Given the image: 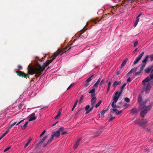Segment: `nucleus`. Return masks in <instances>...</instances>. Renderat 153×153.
<instances>
[{"mask_svg": "<svg viewBox=\"0 0 153 153\" xmlns=\"http://www.w3.org/2000/svg\"><path fill=\"white\" fill-rule=\"evenodd\" d=\"M51 62V60H47L45 63H43V65L42 66H40L39 68H33L28 66L27 68L28 73L31 75L35 74L36 76H39L41 74V72L43 71L45 67Z\"/></svg>", "mask_w": 153, "mask_h": 153, "instance_id": "obj_1", "label": "nucleus"}, {"mask_svg": "<svg viewBox=\"0 0 153 153\" xmlns=\"http://www.w3.org/2000/svg\"><path fill=\"white\" fill-rule=\"evenodd\" d=\"M150 77L148 76L143 81L142 83L144 87L142 88V91H145L146 94L148 93L150 91L153 85V82H148L153 79V73L149 75Z\"/></svg>", "mask_w": 153, "mask_h": 153, "instance_id": "obj_2", "label": "nucleus"}, {"mask_svg": "<svg viewBox=\"0 0 153 153\" xmlns=\"http://www.w3.org/2000/svg\"><path fill=\"white\" fill-rule=\"evenodd\" d=\"M146 102L147 101H144L140 103L139 104L141 111L140 113V115L142 117H143L146 115L147 112L151 109L153 105V102H152L147 106H146Z\"/></svg>", "mask_w": 153, "mask_h": 153, "instance_id": "obj_3", "label": "nucleus"}, {"mask_svg": "<svg viewBox=\"0 0 153 153\" xmlns=\"http://www.w3.org/2000/svg\"><path fill=\"white\" fill-rule=\"evenodd\" d=\"M64 129V128L63 127H61L59 128L56 132H53L49 139V142H51L53 139L54 137L56 138H59L60 135V133L62 131H63Z\"/></svg>", "mask_w": 153, "mask_h": 153, "instance_id": "obj_4", "label": "nucleus"}, {"mask_svg": "<svg viewBox=\"0 0 153 153\" xmlns=\"http://www.w3.org/2000/svg\"><path fill=\"white\" fill-rule=\"evenodd\" d=\"M148 121L146 119H142L140 120L139 119H136L134 121V123L136 124H138L140 126L144 128L145 126L147 125Z\"/></svg>", "mask_w": 153, "mask_h": 153, "instance_id": "obj_5", "label": "nucleus"}, {"mask_svg": "<svg viewBox=\"0 0 153 153\" xmlns=\"http://www.w3.org/2000/svg\"><path fill=\"white\" fill-rule=\"evenodd\" d=\"M122 92V91H120L119 92L116 91L113 97V102H117L120 96L121 95Z\"/></svg>", "mask_w": 153, "mask_h": 153, "instance_id": "obj_6", "label": "nucleus"}, {"mask_svg": "<svg viewBox=\"0 0 153 153\" xmlns=\"http://www.w3.org/2000/svg\"><path fill=\"white\" fill-rule=\"evenodd\" d=\"M144 52L143 51L138 56V57L133 62V64L135 65L137 64L141 59V57L143 56L144 54Z\"/></svg>", "mask_w": 153, "mask_h": 153, "instance_id": "obj_7", "label": "nucleus"}, {"mask_svg": "<svg viewBox=\"0 0 153 153\" xmlns=\"http://www.w3.org/2000/svg\"><path fill=\"white\" fill-rule=\"evenodd\" d=\"M28 121L30 122L36 120L37 118V117L35 116V114L33 113L29 115L28 116Z\"/></svg>", "mask_w": 153, "mask_h": 153, "instance_id": "obj_8", "label": "nucleus"}, {"mask_svg": "<svg viewBox=\"0 0 153 153\" xmlns=\"http://www.w3.org/2000/svg\"><path fill=\"white\" fill-rule=\"evenodd\" d=\"M97 100V98L95 96L91 97V108H93L95 105V103Z\"/></svg>", "mask_w": 153, "mask_h": 153, "instance_id": "obj_9", "label": "nucleus"}, {"mask_svg": "<svg viewBox=\"0 0 153 153\" xmlns=\"http://www.w3.org/2000/svg\"><path fill=\"white\" fill-rule=\"evenodd\" d=\"M8 110L3 111H2L1 113L0 114V122L5 118L6 113L8 112L7 111Z\"/></svg>", "mask_w": 153, "mask_h": 153, "instance_id": "obj_10", "label": "nucleus"}, {"mask_svg": "<svg viewBox=\"0 0 153 153\" xmlns=\"http://www.w3.org/2000/svg\"><path fill=\"white\" fill-rule=\"evenodd\" d=\"M111 113H114V112H115V114L117 115H119L122 112V110L118 111L116 108L112 109L110 110Z\"/></svg>", "mask_w": 153, "mask_h": 153, "instance_id": "obj_11", "label": "nucleus"}, {"mask_svg": "<svg viewBox=\"0 0 153 153\" xmlns=\"http://www.w3.org/2000/svg\"><path fill=\"white\" fill-rule=\"evenodd\" d=\"M48 136L46 135L43 137L42 139L39 142H38L36 144V146L37 147H38L43 142L46 140L47 137Z\"/></svg>", "mask_w": 153, "mask_h": 153, "instance_id": "obj_12", "label": "nucleus"}, {"mask_svg": "<svg viewBox=\"0 0 153 153\" xmlns=\"http://www.w3.org/2000/svg\"><path fill=\"white\" fill-rule=\"evenodd\" d=\"M16 72L17 73V75L20 76H22L23 77H26L27 75L25 74L24 72L20 71L18 72V71H16Z\"/></svg>", "mask_w": 153, "mask_h": 153, "instance_id": "obj_13", "label": "nucleus"}, {"mask_svg": "<svg viewBox=\"0 0 153 153\" xmlns=\"http://www.w3.org/2000/svg\"><path fill=\"white\" fill-rule=\"evenodd\" d=\"M131 113L133 115H137L138 114L137 109L136 108H134L131 110Z\"/></svg>", "mask_w": 153, "mask_h": 153, "instance_id": "obj_14", "label": "nucleus"}, {"mask_svg": "<svg viewBox=\"0 0 153 153\" xmlns=\"http://www.w3.org/2000/svg\"><path fill=\"white\" fill-rule=\"evenodd\" d=\"M137 70V67H134V68H132L131 70L127 74V76H128L130 75V74L132 73H134Z\"/></svg>", "mask_w": 153, "mask_h": 153, "instance_id": "obj_15", "label": "nucleus"}, {"mask_svg": "<svg viewBox=\"0 0 153 153\" xmlns=\"http://www.w3.org/2000/svg\"><path fill=\"white\" fill-rule=\"evenodd\" d=\"M95 90L94 88H92L91 90L88 93L89 94H91V97H94L95 96Z\"/></svg>", "mask_w": 153, "mask_h": 153, "instance_id": "obj_16", "label": "nucleus"}, {"mask_svg": "<svg viewBox=\"0 0 153 153\" xmlns=\"http://www.w3.org/2000/svg\"><path fill=\"white\" fill-rule=\"evenodd\" d=\"M81 140V138H79L77 141L74 144V149H75L78 147L79 144V142Z\"/></svg>", "mask_w": 153, "mask_h": 153, "instance_id": "obj_17", "label": "nucleus"}, {"mask_svg": "<svg viewBox=\"0 0 153 153\" xmlns=\"http://www.w3.org/2000/svg\"><path fill=\"white\" fill-rule=\"evenodd\" d=\"M101 80V79L99 78L98 79L97 81V82L94 84L93 85V88H97L98 85V84H99V83L100 82Z\"/></svg>", "mask_w": 153, "mask_h": 153, "instance_id": "obj_18", "label": "nucleus"}, {"mask_svg": "<svg viewBox=\"0 0 153 153\" xmlns=\"http://www.w3.org/2000/svg\"><path fill=\"white\" fill-rule=\"evenodd\" d=\"M121 83V81H115L113 84L112 86L114 88L116 87L117 86L120 85Z\"/></svg>", "mask_w": 153, "mask_h": 153, "instance_id": "obj_19", "label": "nucleus"}, {"mask_svg": "<svg viewBox=\"0 0 153 153\" xmlns=\"http://www.w3.org/2000/svg\"><path fill=\"white\" fill-rule=\"evenodd\" d=\"M128 60V59L127 58V59H125L123 61V62L121 65V66H120L121 68H122L124 67V66L126 65V63Z\"/></svg>", "mask_w": 153, "mask_h": 153, "instance_id": "obj_20", "label": "nucleus"}, {"mask_svg": "<svg viewBox=\"0 0 153 153\" xmlns=\"http://www.w3.org/2000/svg\"><path fill=\"white\" fill-rule=\"evenodd\" d=\"M139 20V17L137 16L136 18V19L135 21L134 22V27H135L137 25L138 22Z\"/></svg>", "mask_w": 153, "mask_h": 153, "instance_id": "obj_21", "label": "nucleus"}, {"mask_svg": "<svg viewBox=\"0 0 153 153\" xmlns=\"http://www.w3.org/2000/svg\"><path fill=\"white\" fill-rule=\"evenodd\" d=\"M149 57V56L148 55H146L145 58L142 60V62L146 64V62L147 61Z\"/></svg>", "mask_w": 153, "mask_h": 153, "instance_id": "obj_22", "label": "nucleus"}, {"mask_svg": "<svg viewBox=\"0 0 153 153\" xmlns=\"http://www.w3.org/2000/svg\"><path fill=\"white\" fill-rule=\"evenodd\" d=\"M142 100V97L141 94H139L137 99V101L138 102H141Z\"/></svg>", "mask_w": 153, "mask_h": 153, "instance_id": "obj_23", "label": "nucleus"}, {"mask_svg": "<svg viewBox=\"0 0 153 153\" xmlns=\"http://www.w3.org/2000/svg\"><path fill=\"white\" fill-rule=\"evenodd\" d=\"M78 101V100H76L75 102L74 103V104L72 108V109H71V110L72 111H73V110H74V108H75V107H76L77 104V102Z\"/></svg>", "mask_w": 153, "mask_h": 153, "instance_id": "obj_24", "label": "nucleus"}, {"mask_svg": "<svg viewBox=\"0 0 153 153\" xmlns=\"http://www.w3.org/2000/svg\"><path fill=\"white\" fill-rule=\"evenodd\" d=\"M150 69H151L149 67L145 69L144 71L145 73L148 74L149 73V72L150 71Z\"/></svg>", "mask_w": 153, "mask_h": 153, "instance_id": "obj_25", "label": "nucleus"}, {"mask_svg": "<svg viewBox=\"0 0 153 153\" xmlns=\"http://www.w3.org/2000/svg\"><path fill=\"white\" fill-rule=\"evenodd\" d=\"M28 121H27V122H26L23 125V126L22 127L23 129H25L26 128L27 126V125L28 123Z\"/></svg>", "mask_w": 153, "mask_h": 153, "instance_id": "obj_26", "label": "nucleus"}, {"mask_svg": "<svg viewBox=\"0 0 153 153\" xmlns=\"http://www.w3.org/2000/svg\"><path fill=\"white\" fill-rule=\"evenodd\" d=\"M59 54V53H55L54 54L53 56H52L51 57V60H53V59H54V58L55 57H56Z\"/></svg>", "mask_w": 153, "mask_h": 153, "instance_id": "obj_27", "label": "nucleus"}, {"mask_svg": "<svg viewBox=\"0 0 153 153\" xmlns=\"http://www.w3.org/2000/svg\"><path fill=\"white\" fill-rule=\"evenodd\" d=\"M102 102V101L101 100H99L98 102L95 105V107L96 108L98 107L101 104Z\"/></svg>", "mask_w": 153, "mask_h": 153, "instance_id": "obj_28", "label": "nucleus"}, {"mask_svg": "<svg viewBox=\"0 0 153 153\" xmlns=\"http://www.w3.org/2000/svg\"><path fill=\"white\" fill-rule=\"evenodd\" d=\"M32 140V139L31 138L29 139V140H28V141L25 144V148H26L28 146L29 143Z\"/></svg>", "mask_w": 153, "mask_h": 153, "instance_id": "obj_29", "label": "nucleus"}, {"mask_svg": "<svg viewBox=\"0 0 153 153\" xmlns=\"http://www.w3.org/2000/svg\"><path fill=\"white\" fill-rule=\"evenodd\" d=\"M94 76V74L91 75V76H90L86 80V82H89L90 81H91L92 79L93 78H92V77Z\"/></svg>", "mask_w": 153, "mask_h": 153, "instance_id": "obj_30", "label": "nucleus"}, {"mask_svg": "<svg viewBox=\"0 0 153 153\" xmlns=\"http://www.w3.org/2000/svg\"><path fill=\"white\" fill-rule=\"evenodd\" d=\"M108 110V109L107 108L106 110H103L101 112V116H103L105 113Z\"/></svg>", "mask_w": 153, "mask_h": 153, "instance_id": "obj_31", "label": "nucleus"}, {"mask_svg": "<svg viewBox=\"0 0 153 153\" xmlns=\"http://www.w3.org/2000/svg\"><path fill=\"white\" fill-rule=\"evenodd\" d=\"M76 46H74L73 47H71L70 48H69L67 51H65L64 52H63V53H64L65 52H66L67 51H68L69 49H71L72 50H73L74 49H76Z\"/></svg>", "mask_w": 153, "mask_h": 153, "instance_id": "obj_32", "label": "nucleus"}, {"mask_svg": "<svg viewBox=\"0 0 153 153\" xmlns=\"http://www.w3.org/2000/svg\"><path fill=\"white\" fill-rule=\"evenodd\" d=\"M87 32H85L81 34V36H83L84 38H86L87 37Z\"/></svg>", "mask_w": 153, "mask_h": 153, "instance_id": "obj_33", "label": "nucleus"}, {"mask_svg": "<svg viewBox=\"0 0 153 153\" xmlns=\"http://www.w3.org/2000/svg\"><path fill=\"white\" fill-rule=\"evenodd\" d=\"M93 109V108L91 107L88 110L86 111V112L85 113V114H87L89 113L91 111H92Z\"/></svg>", "mask_w": 153, "mask_h": 153, "instance_id": "obj_34", "label": "nucleus"}, {"mask_svg": "<svg viewBox=\"0 0 153 153\" xmlns=\"http://www.w3.org/2000/svg\"><path fill=\"white\" fill-rule=\"evenodd\" d=\"M16 122H14V123H12V124H11L9 127H8V129H9L10 128L12 127H13V126L15 125L16 124Z\"/></svg>", "mask_w": 153, "mask_h": 153, "instance_id": "obj_35", "label": "nucleus"}, {"mask_svg": "<svg viewBox=\"0 0 153 153\" xmlns=\"http://www.w3.org/2000/svg\"><path fill=\"white\" fill-rule=\"evenodd\" d=\"M116 102H112L111 104V105L112 108H116V105L115 104H114V103H115Z\"/></svg>", "mask_w": 153, "mask_h": 153, "instance_id": "obj_36", "label": "nucleus"}, {"mask_svg": "<svg viewBox=\"0 0 153 153\" xmlns=\"http://www.w3.org/2000/svg\"><path fill=\"white\" fill-rule=\"evenodd\" d=\"M124 101L127 102H129L130 101L128 97H126L124 98Z\"/></svg>", "mask_w": 153, "mask_h": 153, "instance_id": "obj_37", "label": "nucleus"}, {"mask_svg": "<svg viewBox=\"0 0 153 153\" xmlns=\"http://www.w3.org/2000/svg\"><path fill=\"white\" fill-rule=\"evenodd\" d=\"M49 139L47 141V143H45L43 146V147H46L47 145L49 143L51 142H49Z\"/></svg>", "mask_w": 153, "mask_h": 153, "instance_id": "obj_38", "label": "nucleus"}, {"mask_svg": "<svg viewBox=\"0 0 153 153\" xmlns=\"http://www.w3.org/2000/svg\"><path fill=\"white\" fill-rule=\"evenodd\" d=\"M74 83H71L70 85L69 86L67 90H69V89H70L72 87H73V86H74Z\"/></svg>", "mask_w": 153, "mask_h": 153, "instance_id": "obj_39", "label": "nucleus"}, {"mask_svg": "<svg viewBox=\"0 0 153 153\" xmlns=\"http://www.w3.org/2000/svg\"><path fill=\"white\" fill-rule=\"evenodd\" d=\"M10 148H11L10 146H9V147H7L4 150V152H5L8 151L10 149Z\"/></svg>", "mask_w": 153, "mask_h": 153, "instance_id": "obj_40", "label": "nucleus"}, {"mask_svg": "<svg viewBox=\"0 0 153 153\" xmlns=\"http://www.w3.org/2000/svg\"><path fill=\"white\" fill-rule=\"evenodd\" d=\"M138 43V41L137 40L134 42V47H136Z\"/></svg>", "mask_w": 153, "mask_h": 153, "instance_id": "obj_41", "label": "nucleus"}, {"mask_svg": "<svg viewBox=\"0 0 153 153\" xmlns=\"http://www.w3.org/2000/svg\"><path fill=\"white\" fill-rule=\"evenodd\" d=\"M141 72L139 71L137 72H135V75L136 76L139 75L140 74Z\"/></svg>", "mask_w": 153, "mask_h": 153, "instance_id": "obj_42", "label": "nucleus"}, {"mask_svg": "<svg viewBox=\"0 0 153 153\" xmlns=\"http://www.w3.org/2000/svg\"><path fill=\"white\" fill-rule=\"evenodd\" d=\"M129 106V104H128V103H125L124 105H123V107H124L125 108H127Z\"/></svg>", "mask_w": 153, "mask_h": 153, "instance_id": "obj_43", "label": "nucleus"}, {"mask_svg": "<svg viewBox=\"0 0 153 153\" xmlns=\"http://www.w3.org/2000/svg\"><path fill=\"white\" fill-rule=\"evenodd\" d=\"M23 105V104H19L18 105L19 108V109H21L22 108V106Z\"/></svg>", "mask_w": 153, "mask_h": 153, "instance_id": "obj_44", "label": "nucleus"}, {"mask_svg": "<svg viewBox=\"0 0 153 153\" xmlns=\"http://www.w3.org/2000/svg\"><path fill=\"white\" fill-rule=\"evenodd\" d=\"M111 85V83L110 82H109L108 84V88H110V87Z\"/></svg>", "mask_w": 153, "mask_h": 153, "instance_id": "obj_45", "label": "nucleus"}, {"mask_svg": "<svg viewBox=\"0 0 153 153\" xmlns=\"http://www.w3.org/2000/svg\"><path fill=\"white\" fill-rule=\"evenodd\" d=\"M90 108V105H87L85 107V111H87V110H88Z\"/></svg>", "mask_w": 153, "mask_h": 153, "instance_id": "obj_46", "label": "nucleus"}, {"mask_svg": "<svg viewBox=\"0 0 153 153\" xmlns=\"http://www.w3.org/2000/svg\"><path fill=\"white\" fill-rule=\"evenodd\" d=\"M126 83H124L122 86L120 87V89H121V91H122V89L124 88L126 86Z\"/></svg>", "mask_w": 153, "mask_h": 153, "instance_id": "obj_47", "label": "nucleus"}, {"mask_svg": "<svg viewBox=\"0 0 153 153\" xmlns=\"http://www.w3.org/2000/svg\"><path fill=\"white\" fill-rule=\"evenodd\" d=\"M61 115V112L60 111L59 112L57 115L55 117V118L56 119L57 117H59Z\"/></svg>", "mask_w": 153, "mask_h": 153, "instance_id": "obj_48", "label": "nucleus"}, {"mask_svg": "<svg viewBox=\"0 0 153 153\" xmlns=\"http://www.w3.org/2000/svg\"><path fill=\"white\" fill-rule=\"evenodd\" d=\"M149 68L151 69L150 72L151 73H152L153 72V66H149Z\"/></svg>", "mask_w": 153, "mask_h": 153, "instance_id": "obj_49", "label": "nucleus"}, {"mask_svg": "<svg viewBox=\"0 0 153 153\" xmlns=\"http://www.w3.org/2000/svg\"><path fill=\"white\" fill-rule=\"evenodd\" d=\"M115 118V117H112V116H111L110 117V119L109 120V121H112Z\"/></svg>", "mask_w": 153, "mask_h": 153, "instance_id": "obj_50", "label": "nucleus"}, {"mask_svg": "<svg viewBox=\"0 0 153 153\" xmlns=\"http://www.w3.org/2000/svg\"><path fill=\"white\" fill-rule=\"evenodd\" d=\"M149 57L151 59V60L152 61H153V54L150 55L149 56Z\"/></svg>", "mask_w": 153, "mask_h": 153, "instance_id": "obj_51", "label": "nucleus"}, {"mask_svg": "<svg viewBox=\"0 0 153 153\" xmlns=\"http://www.w3.org/2000/svg\"><path fill=\"white\" fill-rule=\"evenodd\" d=\"M46 131L45 130H44L42 132V133L40 135V137H41L45 133Z\"/></svg>", "mask_w": 153, "mask_h": 153, "instance_id": "obj_52", "label": "nucleus"}, {"mask_svg": "<svg viewBox=\"0 0 153 153\" xmlns=\"http://www.w3.org/2000/svg\"><path fill=\"white\" fill-rule=\"evenodd\" d=\"M24 119L22 120L21 121H20L18 123H17L16 124V125H17L20 124L21 123H22V122H23L24 120Z\"/></svg>", "mask_w": 153, "mask_h": 153, "instance_id": "obj_53", "label": "nucleus"}, {"mask_svg": "<svg viewBox=\"0 0 153 153\" xmlns=\"http://www.w3.org/2000/svg\"><path fill=\"white\" fill-rule=\"evenodd\" d=\"M89 84V83L88 82H86V83L84 85V86L85 87H87L88 86Z\"/></svg>", "mask_w": 153, "mask_h": 153, "instance_id": "obj_54", "label": "nucleus"}, {"mask_svg": "<svg viewBox=\"0 0 153 153\" xmlns=\"http://www.w3.org/2000/svg\"><path fill=\"white\" fill-rule=\"evenodd\" d=\"M127 81L128 82H131V77H129L127 80Z\"/></svg>", "mask_w": 153, "mask_h": 153, "instance_id": "obj_55", "label": "nucleus"}, {"mask_svg": "<svg viewBox=\"0 0 153 153\" xmlns=\"http://www.w3.org/2000/svg\"><path fill=\"white\" fill-rule=\"evenodd\" d=\"M61 132H62V133H61V135H64L65 134H66L67 133V131H62Z\"/></svg>", "mask_w": 153, "mask_h": 153, "instance_id": "obj_56", "label": "nucleus"}, {"mask_svg": "<svg viewBox=\"0 0 153 153\" xmlns=\"http://www.w3.org/2000/svg\"><path fill=\"white\" fill-rule=\"evenodd\" d=\"M18 68L19 69L22 70V66L21 65H19L18 66Z\"/></svg>", "mask_w": 153, "mask_h": 153, "instance_id": "obj_57", "label": "nucleus"}, {"mask_svg": "<svg viewBox=\"0 0 153 153\" xmlns=\"http://www.w3.org/2000/svg\"><path fill=\"white\" fill-rule=\"evenodd\" d=\"M9 129H7V130L5 132V133L4 134V135H6L7 134V133L9 131Z\"/></svg>", "mask_w": 153, "mask_h": 153, "instance_id": "obj_58", "label": "nucleus"}, {"mask_svg": "<svg viewBox=\"0 0 153 153\" xmlns=\"http://www.w3.org/2000/svg\"><path fill=\"white\" fill-rule=\"evenodd\" d=\"M9 129H7V130L5 132V133L4 134V135H6L7 134V133L9 131Z\"/></svg>", "mask_w": 153, "mask_h": 153, "instance_id": "obj_59", "label": "nucleus"}, {"mask_svg": "<svg viewBox=\"0 0 153 153\" xmlns=\"http://www.w3.org/2000/svg\"><path fill=\"white\" fill-rule=\"evenodd\" d=\"M9 129H7V130L5 132V133L4 134V135H6L7 134V133L9 131Z\"/></svg>", "mask_w": 153, "mask_h": 153, "instance_id": "obj_60", "label": "nucleus"}, {"mask_svg": "<svg viewBox=\"0 0 153 153\" xmlns=\"http://www.w3.org/2000/svg\"><path fill=\"white\" fill-rule=\"evenodd\" d=\"M104 80L103 79H102L101 81L100 82V85H101L102 84H103V83H104Z\"/></svg>", "mask_w": 153, "mask_h": 153, "instance_id": "obj_61", "label": "nucleus"}, {"mask_svg": "<svg viewBox=\"0 0 153 153\" xmlns=\"http://www.w3.org/2000/svg\"><path fill=\"white\" fill-rule=\"evenodd\" d=\"M82 100V96L80 97L79 100V102L80 103L81 101Z\"/></svg>", "mask_w": 153, "mask_h": 153, "instance_id": "obj_62", "label": "nucleus"}, {"mask_svg": "<svg viewBox=\"0 0 153 153\" xmlns=\"http://www.w3.org/2000/svg\"><path fill=\"white\" fill-rule=\"evenodd\" d=\"M143 69H144V68H143L142 66H141L140 67V70L139 71L141 72L143 70Z\"/></svg>", "mask_w": 153, "mask_h": 153, "instance_id": "obj_63", "label": "nucleus"}, {"mask_svg": "<svg viewBox=\"0 0 153 153\" xmlns=\"http://www.w3.org/2000/svg\"><path fill=\"white\" fill-rule=\"evenodd\" d=\"M146 63H143V64H142L141 66H142V67H143V68H144L145 66H146Z\"/></svg>", "mask_w": 153, "mask_h": 153, "instance_id": "obj_64", "label": "nucleus"}]
</instances>
